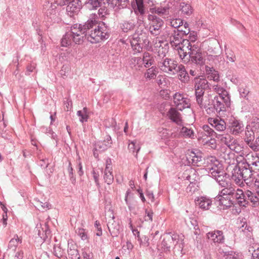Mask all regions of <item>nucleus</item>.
I'll list each match as a JSON object with an SVG mask.
<instances>
[{
	"instance_id": "obj_1",
	"label": "nucleus",
	"mask_w": 259,
	"mask_h": 259,
	"mask_svg": "<svg viewBox=\"0 0 259 259\" xmlns=\"http://www.w3.org/2000/svg\"><path fill=\"white\" fill-rule=\"evenodd\" d=\"M208 165L207 170L209 175L213 178L218 184L223 188L218 195L224 196H233L234 186L232 185L227 177V173L224 171L223 165L220 163L215 157L207 158Z\"/></svg>"
},
{
	"instance_id": "obj_2",
	"label": "nucleus",
	"mask_w": 259,
	"mask_h": 259,
	"mask_svg": "<svg viewBox=\"0 0 259 259\" xmlns=\"http://www.w3.org/2000/svg\"><path fill=\"white\" fill-rule=\"evenodd\" d=\"M164 34L171 47L177 51L179 56L184 54L185 49L188 50L187 47H189L190 42L188 39L183 38L184 35L178 29L167 28Z\"/></svg>"
},
{
	"instance_id": "obj_3",
	"label": "nucleus",
	"mask_w": 259,
	"mask_h": 259,
	"mask_svg": "<svg viewBox=\"0 0 259 259\" xmlns=\"http://www.w3.org/2000/svg\"><path fill=\"white\" fill-rule=\"evenodd\" d=\"M184 51V54L180 57L184 61H191L196 64L202 66L204 64L205 59L202 56L201 49L197 44L190 43L189 47Z\"/></svg>"
},
{
	"instance_id": "obj_4",
	"label": "nucleus",
	"mask_w": 259,
	"mask_h": 259,
	"mask_svg": "<svg viewBox=\"0 0 259 259\" xmlns=\"http://www.w3.org/2000/svg\"><path fill=\"white\" fill-rule=\"evenodd\" d=\"M62 5L58 0H46L42 6V12L48 20L59 21L61 19Z\"/></svg>"
},
{
	"instance_id": "obj_5",
	"label": "nucleus",
	"mask_w": 259,
	"mask_h": 259,
	"mask_svg": "<svg viewBox=\"0 0 259 259\" xmlns=\"http://www.w3.org/2000/svg\"><path fill=\"white\" fill-rule=\"evenodd\" d=\"M110 32L109 27L104 22H100L94 30L89 32L88 40L92 44L99 42L108 39Z\"/></svg>"
},
{
	"instance_id": "obj_6",
	"label": "nucleus",
	"mask_w": 259,
	"mask_h": 259,
	"mask_svg": "<svg viewBox=\"0 0 259 259\" xmlns=\"http://www.w3.org/2000/svg\"><path fill=\"white\" fill-rule=\"evenodd\" d=\"M131 45L135 53L142 52L143 47L149 46V40L146 32L137 30L130 39Z\"/></svg>"
},
{
	"instance_id": "obj_7",
	"label": "nucleus",
	"mask_w": 259,
	"mask_h": 259,
	"mask_svg": "<svg viewBox=\"0 0 259 259\" xmlns=\"http://www.w3.org/2000/svg\"><path fill=\"white\" fill-rule=\"evenodd\" d=\"M148 20L149 21V30L150 33L154 36L159 35L164 23L163 20L152 14L148 15Z\"/></svg>"
},
{
	"instance_id": "obj_8",
	"label": "nucleus",
	"mask_w": 259,
	"mask_h": 259,
	"mask_svg": "<svg viewBox=\"0 0 259 259\" xmlns=\"http://www.w3.org/2000/svg\"><path fill=\"white\" fill-rule=\"evenodd\" d=\"M178 64L177 62L172 59L165 58H161L158 61V66L163 72L174 75Z\"/></svg>"
},
{
	"instance_id": "obj_9",
	"label": "nucleus",
	"mask_w": 259,
	"mask_h": 259,
	"mask_svg": "<svg viewBox=\"0 0 259 259\" xmlns=\"http://www.w3.org/2000/svg\"><path fill=\"white\" fill-rule=\"evenodd\" d=\"M174 105L178 110L182 111L190 107V99L185 97L183 94L176 93L173 96Z\"/></svg>"
},
{
	"instance_id": "obj_10",
	"label": "nucleus",
	"mask_w": 259,
	"mask_h": 259,
	"mask_svg": "<svg viewBox=\"0 0 259 259\" xmlns=\"http://www.w3.org/2000/svg\"><path fill=\"white\" fill-rule=\"evenodd\" d=\"M212 103L213 105V108H215V111L218 113L221 111H225L226 107H229L230 105V97H221L215 96L212 100Z\"/></svg>"
},
{
	"instance_id": "obj_11",
	"label": "nucleus",
	"mask_w": 259,
	"mask_h": 259,
	"mask_svg": "<svg viewBox=\"0 0 259 259\" xmlns=\"http://www.w3.org/2000/svg\"><path fill=\"white\" fill-rule=\"evenodd\" d=\"M75 36V44H80L83 42V38L87 36L86 30H84L81 24H75L69 31Z\"/></svg>"
},
{
	"instance_id": "obj_12",
	"label": "nucleus",
	"mask_w": 259,
	"mask_h": 259,
	"mask_svg": "<svg viewBox=\"0 0 259 259\" xmlns=\"http://www.w3.org/2000/svg\"><path fill=\"white\" fill-rule=\"evenodd\" d=\"M66 7V12L68 16L72 17L77 14L81 8V3L80 0H70Z\"/></svg>"
},
{
	"instance_id": "obj_13",
	"label": "nucleus",
	"mask_w": 259,
	"mask_h": 259,
	"mask_svg": "<svg viewBox=\"0 0 259 259\" xmlns=\"http://www.w3.org/2000/svg\"><path fill=\"white\" fill-rule=\"evenodd\" d=\"M178 238L179 235L178 234L170 235V233L167 234L163 239L161 242L162 248L164 251H169L171 244H175V241L178 242Z\"/></svg>"
},
{
	"instance_id": "obj_14",
	"label": "nucleus",
	"mask_w": 259,
	"mask_h": 259,
	"mask_svg": "<svg viewBox=\"0 0 259 259\" xmlns=\"http://www.w3.org/2000/svg\"><path fill=\"white\" fill-rule=\"evenodd\" d=\"M242 175L243 176L244 182L248 186H252V181L257 177V174L255 175L253 172L251 170L249 167H247L246 165L241 166Z\"/></svg>"
},
{
	"instance_id": "obj_15",
	"label": "nucleus",
	"mask_w": 259,
	"mask_h": 259,
	"mask_svg": "<svg viewBox=\"0 0 259 259\" xmlns=\"http://www.w3.org/2000/svg\"><path fill=\"white\" fill-rule=\"evenodd\" d=\"M176 107H170L166 113V116L178 125H181L183 123L182 116Z\"/></svg>"
},
{
	"instance_id": "obj_16",
	"label": "nucleus",
	"mask_w": 259,
	"mask_h": 259,
	"mask_svg": "<svg viewBox=\"0 0 259 259\" xmlns=\"http://www.w3.org/2000/svg\"><path fill=\"white\" fill-rule=\"evenodd\" d=\"M242 157V155L237 157V161L239 164L242 162V164L243 165H246L247 167H250L253 163H255L256 161H257L259 159V157L256 155H254L252 153L246 154L245 157L243 158V160L241 159Z\"/></svg>"
},
{
	"instance_id": "obj_17",
	"label": "nucleus",
	"mask_w": 259,
	"mask_h": 259,
	"mask_svg": "<svg viewBox=\"0 0 259 259\" xmlns=\"http://www.w3.org/2000/svg\"><path fill=\"white\" fill-rule=\"evenodd\" d=\"M208 121V123L217 131L223 132L226 129V123L224 119L220 118H209Z\"/></svg>"
},
{
	"instance_id": "obj_18",
	"label": "nucleus",
	"mask_w": 259,
	"mask_h": 259,
	"mask_svg": "<svg viewBox=\"0 0 259 259\" xmlns=\"http://www.w3.org/2000/svg\"><path fill=\"white\" fill-rule=\"evenodd\" d=\"M229 129L232 134L238 135L243 131V124L239 121L233 119L230 121Z\"/></svg>"
},
{
	"instance_id": "obj_19",
	"label": "nucleus",
	"mask_w": 259,
	"mask_h": 259,
	"mask_svg": "<svg viewBox=\"0 0 259 259\" xmlns=\"http://www.w3.org/2000/svg\"><path fill=\"white\" fill-rule=\"evenodd\" d=\"M241 166L236 165L232 171V178L235 183L238 185L243 184V176L242 175Z\"/></svg>"
},
{
	"instance_id": "obj_20",
	"label": "nucleus",
	"mask_w": 259,
	"mask_h": 259,
	"mask_svg": "<svg viewBox=\"0 0 259 259\" xmlns=\"http://www.w3.org/2000/svg\"><path fill=\"white\" fill-rule=\"evenodd\" d=\"M135 1L136 5L133 7L134 12L139 20L143 21L144 16L146 14L143 0H135Z\"/></svg>"
},
{
	"instance_id": "obj_21",
	"label": "nucleus",
	"mask_w": 259,
	"mask_h": 259,
	"mask_svg": "<svg viewBox=\"0 0 259 259\" xmlns=\"http://www.w3.org/2000/svg\"><path fill=\"white\" fill-rule=\"evenodd\" d=\"M207 238L214 243H222L224 242V236L221 231L209 232L206 234Z\"/></svg>"
},
{
	"instance_id": "obj_22",
	"label": "nucleus",
	"mask_w": 259,
	"mask_h": 259,
	"mask_svg": "<svg viewBox=\"0 0 259 259\" xmlns=\"http://www.w3.org/2000/svg\"><path fill=\"white\" fill-rule=\"evenodd\" d=\"M112 141L110 136H107L104 141H100L95 144V150L104 151L110 147Z\"/></svg>"
},
{
	"instance_id": "obj_23",
	"label": "nucleus",
	"mask_w": 259,
	"mask_h": 259,
	"mask_svg": "<svg viewBox=\"0 0 259 259\" xmlns=\"http://www.w3.org/2000/svg\"><path fill=\"white\" fill-rule=\"evenodd\" d=\"M198 174L195 169L189 167L183 174L182 178L191 182L197 181L198 178Z\"/></svg>"
},
{
	"instance_id": "obj_24",
	"label": "nucleus",
	"mask_w": 259,
	"mask_h": 259,
	"mask_svg": "<svg viewBox=\"0 0 259 259\" xmlns=\"http://www.w3.org/2000/svg\"><path fill=\"white\" fill-rule=\"evenodd\" d=\"M217 200L219 202L220 205L226 208L231 207L232 205H234L235 202L233 200V196H224L223 195H218L217 196Z\"/></svg>"
},
{
	"instance_id": "obj_25",
	"label": "nucleus",
	"mask_w": 259,
	"mask_h": 259,
	"mask_svg": "<svg viewBox=\"0 0 259 259\" xmlns=\"http://www.w3.org/2000/svg\"><path fill=\"white\" fill-rule=\"evenodd\" d=\"M178 74L179 78L184 82H187L189 80V76L188 72L186 70L185 67L183 65H178L174 75Z\"/></svg>"
},
{
	"instance_id": "obj_26",
	"label": "nucleus",
	"mask_w": 259,
	"mask_h": 259,
	"mask_svg": "<svg viewBox=\"0 0 259 259\" xmlns=\"http://www.w3.org/2000/svg\"><path fill=\"white\" fill-rule=\"evenodd\" d=\"M187 159L189 163H191L194 165L199 166V163L202 160L201 154L198 151L195 152L191 151L188 154Z\"/></svg>"
},
{
	"instance_id": "obj_27",
	"label": "nucleus",
	"mask_w": 259,
	"mask_h": 259,
	"mask_svg": "<svg viewBox=\"0 0 259 259\" xmlns=\"http://www.w3.org/2000/svg\"><path fill=\"white\" fill-rule=\"evenodd\" d=\"M195 204L203 209H208L211 205V200L204 196L197 197L195 199Z\"/></svg>"
},
{
	"instance_id": "obj_28",
	"label": "nucleus",
	"mask_w": 259,
	"mask_h": 259,
	"mask_svg": "<svg viewBox=\"0 0 259 259\" xmlns=\"http://www.w3.org/2000/svg\"><path fill=\"white\" fill-rule=\"evenodd\" d=\"M109 231L112 237H116L119 234L120 226L118 223L115 222L113 218L107 224Z\"/></svg>"
},
{
	"instance_id": "obj_29",
	"label": "nucleus",
	"mask_w": 259,
	"mask_h": 259,
	"mask_svg": "<svg viewBox=\"0 0 259 259\" xmlns=\"http://www.w3.org/2000/svg\"><path fill=\"white\" fill-rule=\"evenodd\" d=\"M156 45V47L158 48L157 51L158 56L161 58H165L164 57L168 51L169 47L168 44L159 41Z\"/></svg>"
},
{
	"instance_id": "obj_30",
	"label": "nucleus",
	"mask_w": 259,
	"mask_h": 259,
	"mask_svg": "<svg viewBox=\"0 0 259 259\" xmlns=\"http://www.w3.org/2000/svg\"><path fill=\"white\" fill-rule=\"evenodd\" d=\"M74 37L70 31L67 32L61 39L62 46L66 47L71 46L73 42L75 44Z\"/></svg>"
},
{
	"instance_id": "obj_31",
	"label": "nucleus",
	"mask_w": 259,
	"mask_h": 259,
	"mask_svg": "<svg viewBox=\"0 0 259 259\" xmlns=\"http://www.w3.org/2000/svg\"><path fill=\"white\" fill-rule=\"evenodd\" d=\"M130 65L135 70H141L143 68L142 59L140 57H132L130 60Z\"/></svg>"
},
{
	"instance_id": "obj_32",
	"label": "nucleus",
	"mask_w": 259,
	"mask_h": 259,
	"mask_svg": "<svg viewBox=\"0 0 259 259\" xmlns=\"http://www.w3.org/2000/svg\"><path fill=\"white\" fill-rule=\"evenodd\" d=\"M142 63L144 64V67L148 68L154 64V59L152 54L148 52H145L143 54L142 59Z\"/></svg>"
},
{
	"instance_id": "obj_33",
	"label": "nucleus",
	"mask_w": 259,
	"mask_h": 259,
	"mask_svg": "<svg viewBox=\"0 0 259 259\" xmlns=\"http://www.w3.org/2000/svg\"><path fill=\"white\" fill-rule=\"evenodd\" d=\"M135 27V23L133 21H124L120 24V27L124 32L132 30Z\"/></svg>"
},
{
	"instance_id": "obj_34",
	"label": "nucleus",
	"mask_w": 259,
	"mask_h": 259,
	"mask_svg": "<svg viewBox=\"0 0 259 259\" xmlns=\"http://www.w3.org/2000/svg\"><path fill=\"white\" fill-rule=\"evenodd\" d=\"M208 87V81L204 78L196 77L195 78V89L205 90Z\"/></svg>"
},
{
	"instance_id": "obj_35",
	"label": "nucleus",
	"mask_w": 259,
	"mask_h": 259,
	"mask_svg": "<svg viewBox=\"0 0 259 259\" xmlns=\"http://www.w3.org/2000/svg\"><path fill=\"white\" fill-rule=\"evenodd\" d=\"M168 8L164 7H158L156 8L151 7L149 8V12L151 13V14L153 15L154 14H157L159 15H163L168 13Z\"/></svg>"
},
{
	"instance_id": "obj_36",
	"label": "nucleus",
	"mask_w": 259,
	"mask_h": 259,
	"mask_svg": "<svg viewBox=\"0 0 259 259\" xmlns=\"http://www.w3.org/2000/svg\"><path fill=\"white\" fill-rule=\"evenodd\" d=\"M183 241V239H180V237L178 238V242L177 241H175L174 244L175 246L174 248V253L175 255L182 256L183 254L182 252L184 248Z\"/></svg>"
},
{
	"instance_id": "obj_37",
	"label": "nucleus",
	"mask_w": 259,
	"mask_h": 259,
	"mask_svg": "<svg viewBox=\"0 0 259 259\" xmlns=\"http://www.w3.org/2000/svg\"><path fill=\"white\" fill-rule=\"evenodd\" d=\"M229 145L228 148L232 151H235L236 153H240L242 151L243 147L239 143L238 141L233 137L231 144Z\"/></svg>"
},
{
	"instance_id": "obj_38",
	"label": "nucleus",
	"mask_w": 259,
	"mask_h": 259,
	"mask_svg": "<svg viewBox=\"0 0 259 259\" xmlns=\"http://www.w3.org/2000/svg\"><path fill=\"white\" fill-rule=\"evenodd\" d=\"M213 91L218 94L217 96L221 97H230L226 89L218 84L213 86Z\"/></svg>"
},
{
	"instance_id": "obj_39",
	"label": "nucleus",
	"mask_w": 259,
	"mask_h": 259,
	"mask_svg": "<svg viewBox=\"0 0 259 259\" xmlns=\"http://www.w3.org/2000/svg\"><path fill=\"white\" fill-rule=\"evenodd\" d=\"M158 73L157 70L155 67H152L148 68L145 73L144 76L146 79H154Z\"/></svg>"
},
{
	"instance_id": "obj_40",
	"label": "nucleus",
	"mask_w": 259,
	"mask_h": 259,
	"mask_svg": "<svg viewBox=\"0 0 259 259\" xmlns=\"http://www.w3.org/2000/svg\"><path fill=\"white\" fill-rule=\"evenodd\" d=\"M196 102L199 107L202 108H206L207 106L210 105V104L212 103V100L210 99L209 96L208 95L203 96L200 98V100L198 101V100H197Z\"/></svg>"
},
{
	"instance_id": "obj_41",
	"label": "nucleus",
	"mask_w": 259,
	"mask_h": 259,
	"mask_svg": "<svg viewBox=\"0 0 259 259\" xmlns=\"http://www.w3.org/2000/svg\"><path fill=\"white\" fill-rule=\"evenodd\" d=\"M97 23L94 20H88L82 26L83 29L86 30L85 33L87 37L89 35V32H91V30H94L95 26H97Z\"/></svg>"
},
{
	"instance_id": "obj_42",
	"label": "nucleus",
	"mask_w": 259,
	"mask_h": 259,
	"mask_svg": "<svg viewBox=\"0 0 259 259\" xmlns=\"http://www.w3.org/2000/svg\"><path fill=\"white\" fill-rule=\"evenodd\" d=\"M108 5H110L111 7H125L127 3L128 0H106Z\"/></svg>"
},
{
	"instance_id": "obj_43",
	"label": "nucleus",
	"mask_w": 259,
	"mask_h": 259,
	"mask_svg": "<svg viewBox=\"0 0 259 259\" xmlns=\"http://www.w3.org/2000/svg\"><path fill=\"white\" fill-rule=\"evenodd\" d=\"M180 11L184 15H190L193 12V9L190 4L182 3L180 6Z\"/></svg>"
},
{
	"instance_id": "obj_44",
	"label": "nucleus",
	"mask_w": 259,
	"mask_h": 259,
	"mask_svg": "<svg viewBox=\"0 0 259 259\" xmlns=\"http://www.w3.org/2000/svg\"><path fill=\"white\" fill-rule=\"evenodd\" d=\"M180 134L186 138H194V133L192 129L183 126L180 131Z\"/></svg>"
},
{
	"instance_id": "obj_45",
	"label": "nucleus",
	"mask_w": 259,
	"mask_h": 259,
	"mask_svg": "<svg viewBox=\"0 0 259 259\" xmlns=\"http://www.w3.org/2000/svg\"><path fill=\"white\" fill-rule=\"evenodd\" d=\"M88 109L84 107L82 110H79L77 112V115L79 117V121L83 123L88 121L89 115L87 114Z\"/></svg>"
},
{
	"instance_id": "obj_46",
	"label": "nucleus",
	"mask_w": 259,
	"mask_h": 259,
	"mask_svg": "<svg viewBox=\"0 0 259 259\" xmlns=\"http://www.w3.org/2000/svg\"><path fill=\"white\" fill-rule=\"evenodd\" d=\"M21 243V239H20L17 235L11 239L9 242L8 247L13 250H15L19 243Z\"/></svg>"
},
{
	"instance_id": "obj_47",
	"label": "nucleus",
	"mask_w": 259,
	"mask_h": 259,
	"mask_svg": "<svg viewBox=\"0 0 259 259\" xmlns=\"http://www.w3.org/2000/svg\"><path fill=\"white\" fill-rule=\"evenodd\" d=\"M255 133L253 132L251 130L246 128L244 141L248 145L253 141Z\"/></svg>"
},
{
	"instance_id": "obj_48",
	"label": "nucleus",
	"mask_w": 259,
	"mask_h": 259,
	"mask_svg": "<svg viewBox=\"0 0 259 259\" xmlns=\"http://www.w3.org/2000/svg\"><path fill=\"white\" fill-rule=\"evenodd\" d=\"M104 179L105 182L108 185L111 184L114 180L113 175H112V170H105Z\"/></svg>"
},
{
	"instance_id": "obj_49",
	"label": "nucleus",
	"mask_w": 259,
	"mask_h": 259,
	"mask_svg": "<svg viewBox=\"0 0 259 259\" xmlns=\"http://www.w3.org/2000/svg\"><path fill=\"white\" fill-rule=\"evenodd\" d=\"M218 138L220 139V141L222 143H224L226 146H227L228 147H229L230 146L229 145L231 144L233 137L230 135L226 134L220 135Z\"/></svg>"
},
{
	"instance_id": "obj_50",
	"label": "nucleus",
	"mask_w": 259,
	"mask_h": 259,
	"mask_svg": "<svg viewBox=\"0 0 259 259\" xmlns=\"http://www.w3.org/2000/svg\"><path fill=\"white\" fill-rule=\"evenodd\" d=\"M246 197L248 201L250 200L254 205H256L258 202V197L249 190L246 191Z\"/></svg>"
},
{
	"instance_id": "obj_51",
	"label": "nucleus",
	"mask_w": 259,
	"mask_h": 259,
	"mask_svg": "<svg viewBox=\"0 0 259 259\" xmlns=\"http://www.w3.org/2000/svg\"><path fill=\"white\" fill-rule=\"evenodd\" d=\"M170 26L172 27L171 28L179 29L181 28L183 24V20L179 18L172 19L170 21Z\"/></svg>"
},
{
	"instance_id": "obj_52",
	"label": "nucleus",
	"mask_w": 259,
	"mask_h": 259,
	"mask_svg": "<svg viewBox=\"0 0 259 259\" xmlns=\"http://www.w3.org/2000/svg\"><path fill=\"white\" fill-rule=\"evenodd\" d=\"M246 129L251 130L255 133L259 132V119L252 121L250 124L246 126Z\"/></svg>"
},
{
	"instance_id": "obj_53",
	"label": "nucleus",
	"mask_w": 259,
	"mask_h": 259,
	"mask_svg": "<svg viewBox=\"0 0 259 259\" xmlns=\"http://www.w3.org/2000/svg\"><path fill=\"white\" fill-rule=\"evenodd\" d=\"M206 72L208 74H210V77L214 81H219L220 80V76L217 71H215L212 68H209V70L206 69Z\"/></svg>"
},
{
	"instance_id": "obj_54",
	"label": "nucleus",
	"mask_w": 259,
	"mask_h": 259,
	"mask_svg": "<svg viewBox=\"0 0 259 259\" xmlns=\"http://www.w3.org/2000/svg\"><path fill=\"white\" fill-rule=\"evenodd\" d=\"M50 230L48 229L47 226L45 225V228H42V233L40 230H38V235L43 240H46L50 234Z\"/></svg>"
},
{
	"instance_id": "obj_55",
	"label": "nucleus",
	"mask_w": 259,
	"mask_h": 259,
	"mask_svg": "<svg viewBox=\"0 0 259 259\" xmlns=\"http://www.w3.org/2000/svg\"><path fill=\"white\" fill-rule=\"evenodd\" d=\"M198 185L195 183H190V184L187 186L186 188L187 192L192 195L196 191H198Z\"/></svg>"
},
{
	"instance_id": "obj_56",
	"label": "nucleus",
	"mask_w": 259,
	"mask_h": 259,
	"mask_svg": "<svg viewBox=\"0 0 259 259\" xmlns=\"http://www.w3.org/2000/svg\"><path fill=\"white\" fill-rule=\"evenodd\" d=\"M138 240L141 246L147 247L149 245V238L148 236L145 235L142 237L139 236L138 238Z\"/></svg>"
},
{
	"instance_id": "obj_57",
	"label": "nucleus",
	"mask_w": 259,
	"mask_h": 259,
	"mask_svg": "<svg viewBox=\"0 0 259 259\" xmlns=\"http://www.w3.org/2000/svg\"><path fill=\"white\" fill-rule=\"evenodd\" d=\"M244 197H240L238 199H237L236 201V203L239 204L241 206L246 207L248 204V201L247 199L246 196V191L244 194Z\"/></svg>"
},
{
	"instance_id": "obj_58",
	"label": "nucleus",
	"mask_w": 259,
	"mask_h": 259,
	"mask_svg": "<svg viewBox=\"0 0 259 259\" xmlns=\"http://www.w3.org/2000/svg\"><path fill=\"white\" fill-rule=\"evenodd\" d=\"M202 129L207 136H213L216 134L215 132L208 125H204L202 126Z\"/></svg>"
},
{
	"instance_id": "obj_59",
	"label": "nucleus",
	"mask_w": 259,
	"mask_h": 259,
	"mask_svg": "<svg viewBox=\"0 0 259 259\" xmlns=\"http://www.w3.org/2000/svg\"><path fill=\"white\" fill-rule=\"evenodd\" d=\"M68 254L69 256L71 259H79L80 255L78 253V250L76 249L71 250H68Z\"/></svg>"
},
{
	"instance_id": "obj_60",
	"label": "nucleus",
	"mask_w": 259,
	"mask_h": 259,
	"mask_svg": "<svg viewBox=\"0 0 259 259\" xmlns=\"http://www.w3.org/2000/svg\"><path fill=\"white\" fill-rule=\"evenodd\" d=\"M233 192V199L235 198L236 201L240 197H244V193L241 189H237L235 190V187H234V191Z\"/></svg>"
},
{
	"instance_id": "obj_61",
	"label": "nucleus",
	"mask_w": 259,
	"mask_h": 259,
	"mask_svg": "<svg viewBox=\"0 0 259 259\" xmlns=\"http://www.w3.org/2000/svg\"><path fill=\"white\" fill-rule=\"evenodd\" d=\"M183 35H186L190 33V29L189 28V24L187 22L184 24V26H181V28L178 29Z\"/></svg>"
},
{
	"instance_id": "obj_62",
	"label": "nucleus",
	"mask_w": 259,
	"mask_h": 259,
	"mask_svg": "<svg viewBox=\"0 0 259 259\" xmlns=\"http://www.w3.org/2000/svg\"><path fill=\"white\" fill-rule=\"evenodd\" d=\"M77 234L80 236L82 240H85L88 238V235L85 230L82 228H78L76 230Z\"/></svg>"
},
{
	"instance_id": "obj_63",
	"label": "nucleus",
	"mask_w": 259,
	"mask_h": 259,
	"mask_svg": "<svg viewBox=\"0 0 259 259\" xmlns=\"http://www.w3.org/2000/svg\"><path fill=\"white\" fill-rule=\"evenodd\" d=\"M136 141H132L128 144V148L130 151L134 152L136 151L137 153L140 150V147L136 145Z\"/></svg>"
},
{
	"instance_id": "obj_64",
	"label": "nucleus",
	"mask_w": 259,
	"mask_h": 259,
	"mask_svg": "<svg viewBox=\"0 0 259 259\" xmlns=\"http://www.w3.org/2000/svg\"><path fill=\"white\" fill-rule=\"evenodd\" d=\"M226 57L227 59L231 62H234L236 60V56L231 50H227L226 51Z\"/></svg>"
}]
</instances>
